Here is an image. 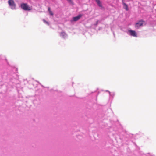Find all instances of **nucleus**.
<instances>
[{
    "mask_svg": "<svg viewBox=\"0 0 156 156\" xmlns=\"http://www.w3.org/2000/svg\"><path fill=\"white\" fill-rule=\"evenodd\" d=\"M21 8L24 10L26 11H30L32 9L31 7H30L27 3H22L21 5Z\"/></svg>",
    "mask_w": 156,
    "mask_h": 156,
    "instance_id": "1",
    "label": "nucleus"
},
{
    "mask_svg": "<svg viewBox=\"0 0 156 156\" xmlns=\"http://www.w3.org/2000/svg\"><path fill=\"white\" fill-rule=\"evenodd\" d=\"M8 4L12 9H16V5L13 0H9L8 1Z\"/></svg>",
    "mask_w": 156,
    "mask_h": 156,
    "instance_id": "2",
    "label": "nucleus"
},
{
    "mask_svg": "<svg viewBox=\"0 0 156 156\" xmlns=\"http://www.w3.org/2000/svg\"><path fill=\"white\" fill-rule=\"evenodd\" d=\"M144 22V21L140 20L137 23H136L135 27L136 28H139L140 27L143 26Z\"/></svg>",
    "mask_w": 156,
    "mask_h": 156,
    "instance_id": "3",
    "label": "nucleus"
},
{
    "mask_svg": "<svg viewBox=\"0 0 156 156\" xmlns=\"http://www.w3.org/2000/svg\"><path fill=\"white\" fill-rule=\"evenodd\" d=\"M129 32L130 35L136 37H137L136 33L135 31L129 30Z\"/></svg>",
    "mask_w": 156,
    "mask_h": 156,
    "instance_id": "4",
    "label": "nucleus"
},
{
    "mask_svg": "<svg viewBox=\"0 0 156 156\" xmlns=\"http://www.w3.org/2000/svg\"><path fill=\"white\" fill-rule=\"evenodd\" d=\"M82 16L81 15H79L73 18V21H76L78 20Z\"/></svg>",
    "mask_w": 156,
    "mask_h": 156,
    "instance_id": "5",
    "label": "nucleus"
},
{
    "mask_svg": "<svg viewBox=\"0 0 156 156\" xmlns=\"http://www.w3.org/2000/svg\"><path fill=\"white\" fill-rule=\"evenodd\" d=\"M123 7L126 11H128L129 10L128 6L127 4H126L124 2H123Z\"/></svg>",
    "mask_w": 156,
    "mask_h": 156,
    "instance_id": "6",
    "label": "nucleus"
},
{
    "mask_svg": "<svg viewBox=\"0 0 156 156\" xmlns=\"http://www.w3.org/2000/svg\"><path fill=\"white\" fill-rule=\"evenodd\" d=\"M98 6L100 7H102V5L101 2L100 0H95Z\"/></svg>",
    "mask_w": 156,
    "mask_h": 156,
    "instance_id": "7",
    "label": "nucleus"
},
{
    "mask_svg": "<svg viewBox=\"0 0 156 156\" xmlns=\"http://www.w3.org/2000/svg\"><path fill=\"white\" fill-rule=\"evenodd\" d=\"M49 13L51 15L53 16V13L52 11H49Z\"/></svg>",
    "mask_w": 156,
    "mask_h": 156,
    "instance_id": "8",
    "label": "nucleus"
},
{
    "mask_svg": "<svg viewBox=\"0 0 156 156\" xmlns=\"http://www.w3.org/2000/svg\"><path fill=\"white\" fill-rule=\"evenodd\" d=\"M65 34V33L64 32H62L61 34V35L62 36V35H64V34Z\"/></svg>",
    "mask_w": 156,
    "mask_h": 156,
    "instance_id": "9",
    "label": "nucleus"
},
{
    "mask_svg": "<svg viewBox=\"0 0 156 156\" xmlns=\"http://www.w3.org/2000/svg\"><path fill=\"white\" fill-rule=\"evenodd\" d=\"M48 11L49 12V11H51V9L50 7H48Z\"/></svg>",
    "mask_w": 156,
    "mask_h": 156,
    "instance_id": "10",
    "label": "nucleus"
},
{
    "mask_svg": "<svg viewBox=\"0 0 156 156\" xmlns=\"http://www.w3.org/2000/svg\"><path fill=\"white\" fill-rule=\"evenodd\" d=\"M43 21H44V23H47V24H48V22H47V21H45V20H43Z\"/></svg>",
    "mask_w": 156,
    "mask_h": 156,
    "instance_id": "11",
    "label": "nucleus"
}]
</instances>
